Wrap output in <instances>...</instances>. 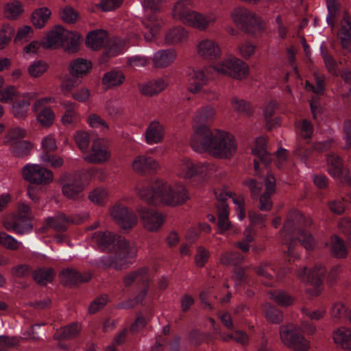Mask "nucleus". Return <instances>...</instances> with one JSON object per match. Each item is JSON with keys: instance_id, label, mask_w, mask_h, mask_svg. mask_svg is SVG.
Segmentation results:
<instances>
[{"instance_id": "17", "label": "nucleus", "mask_w": 351, "mask_h": 351, "mask_svg": "<svg viewBox=\"0 0 351 351\" xmlns=\"http://www.w3.org/2000/svg\"><path fill=\"white\" fill-rule=\"evenodd\" d=\"M217 16L213 11L199 12L194 10L185 25L199 32H205L215 25Z\"/></svg>"}, {"instance_id": "4", "label": "nucleus", "mask_w": 351, "mask_h": 351, "mask_svg": "<svg viewBox=\"0 0 351 351\" xmlns=\"http://www.w3.org/2000/svg\"><path fill=\"white\" fill-rule=\"evenodd\" d=\"M80 40L79 33L56 25L46 33L41 40V44L46 49L63 48L68 53H74L77 50Z\"/></svg>"}, {"instance_id": "43", "label": "nucleus", "mask_w": 351, "mask_h": 351, "mask_svg": "<svg viewBox=\"0 0 351 351\" xmlns=\"http://www.w3.org/2000/svg\"><path fill=\"white\" fill-rule=\"evenodd\" d=\"M73 140L79 149L85 154L90 142V134L85 130H77L73 134Z\"/></svg>"}, {"instance_id": "16", "label": "nucleus", "mask_w": 351, "mask_h": 351, "mask_svg": "<svg viewBox=\"0 0 351 351\" xmlns=\"http://www.w3.org/2000/svg\"><path fill=\"white\" fill-rule=\"evenodd\" d=\"M111 158V152L107 142L102 138L93 141L91 147L84 155V159L93 164H103Z\"/></svg>"}, {"instance_id": "9", "label": "nucleus", "mask_w": 351, "mask_h": 351, "mask_svg": "<svg viewBox=\"0 0 351 351\" xmlns=\"http://www.w3.org/2000/svg\"><path fill=\"white\" fill-rule=\"evenodd\" d=\"M221 202L218 205V228L219 232L224 234L226 231L230 230L232 226L228 219L229 209L228 204L223 200L230 198L235 205V210L237 213V218L242 221L245 217L244 209V197L242 195H236L232 192H226L221 193Z\"/></svg>"}, {"instance_id": "36", "label": "nucleus", "mask_w": 351, "mask_h": 351, "mask_svg": "<svg viewBox=\"0 0 351 351\" xmlns=\"http://www.w3.org/2000/svg\"><path fill=\"white\" fill-rule=\"evenodd\" d=\"M3 16L10 21L18 19L24 12L23 3L19 0L7 2L3 6Z\"/></svg>"}, {"instance_id": "52", "label": "nucleus", "mask_w": 351, "mask_h": 351, "mask_svg": "<svg viewBox=\"0 0 351 351\" xmlns=\"http://www.w3.org/2000/svg\"><path fill=\"white\" fill-rule=\"evenodd\" d=\"M14 34V28L8 23L3 24L0 28V50L3 49L11 40Z\"/></svg>"}, {"instance_id": "34", "label": "nucleus", "mask_w": 351, "mask_h": 351, "mask_svg": "<svg viewBox=\"0 0 351 351\" xmlns=\"http://www.w3.org/2000/svg\"><path fill=\"white\" fill-rule=\"evenodd\" d=\"M107 40V32L102 29H96L88 34L86 44L88 47L97 50L103 47L106 43Z\"/></svg>"}, {"instance_id": "6", "label": "nucleus", "mask_w": 351, "mask_h": 351, "mask_svg": "<svg viewBox=\"0 0 351 351\" xmlns=\"http://www.w3.org/2000/svg\"><path fill=\"white\" fill-rule=\"evenodd\" d=\"M99 171L100 169L97 168H90L78 174L62 176L60 180L62 194L69 199L78 198L90 180Z\"/></svg>"}, {"instance_id": "61", "label": "nucleus", "mask_w": 351, "mask_h": 351, "mask_svg": "<svg viewBox=\"0 0 351 351\" xmlns=\"http://www.w3.org/2000/svg\"><path fill=\"white\" fill-rule=\"evenodd\" d=\"M149 62V59L147 56L141 55H134L127 58V66L133 69L145 67Z\"/></svg>"}, {"instance_id": "1", "label": "nucleus", "mask_w": 351, "mask_h": 351, "mask_svg": "<svg viewBox=\"0 0 351 351\" xmlns=\"http://www.w3.org/2000/svg\"><path fill=\"white\" fill-rule=\"evenodd\" d=\"M191 146L195 152L221 159L231 158L237 150V141L231 133L208 126L196 129L191 137Z\"/></svg>"}, {"instance_id": "40", "label": "nucleus", "mask_w": 351, "mask_h": 351, "mask_svg": "<svg viewBox=\"0 0 351 351\" xmlns=\"http://www.w3.org/2000/svg\"><path fill=\"white\" fill-rule=\"evenodd\" d=\"M36 112V120L42 127L49 128L53 124L56 114L51 108L44 107Z\"/></svg>"}, {"instance_id": "62", "label": "nucleus", "mask_w": 351, "mask_h": 351, "mask_svg": "<svg viewBox=\"0 0 351 351\" xmlns=\"http://www.w3.org/2000/svg\"><path fill=\"white\" fill-rule=\"evenodd\" d=\"M42 46L41 41L32 40L23 47L22 56L25 59H29L36 56Z\"/></svg>"}, {"instance_id": "51", "label": "nucleus", "mask_w": 351, "mask_h": 351, "mask_svg": "<svg viewBox=\"0 0 351 351\" xmlns=\"http://www.w3.org/2000/svg\"><path fill=\"white\" fill-rule=\"evenodd\" d=\"M330 247L332 253L336 257H344L347 253V248L343 240L337 235L331 237Z\"/></svg>"}, {"instance_id": "32", "label": "nucleus", "mask_w": 351, "mask_h": 351, "mask_svg": "<svg viewBox=\"0 0 351 351\" xmlns=\"http://www.w3.org/2000/svg\"><path fill=\"white\" fill-rule=\"evenodd\" d=\"M51 16V10L45 6L35 9L31 14L30 21L36 29H43L49 23Z\"/></svg>"}, {"instance_id": "44", "label": "nucleus", "mask_w": 351, "mask_h": 351, "mask_svg": "<svg viewBox=\"0 0 351 351\" xmlns=\"http://www.w3.org/2000/svg\"><path fill=\"white\" fill-rule=\"evenodd\" d=\"M38 160L44 165L49 166L54 169L59 168L64 164V160L62 157L49 154V152H44L40 154Z\"/></svg>"}, {"instance_id": "45", "label": "nucleus", "mask_w": 351, "mask_h": 351, "mask_svg": "<svg viewBox=\"0 0 351 351\" xmlns=\"http://www.w3.org/2000/svg\"><path fill=\"white\" fill-rule=\"evenodd\" d=\"M86 123L91 128L100 132H106L108 130V123L97 114H90L86 117Z\"/></svg>"}, {"instance_id": "19", "label": "nucleus", "mask_w": 351, "mask_h": 351, "mask_svg": "<svg viewBox=\"0 0 351 351\" xmlns=\"http://www.w3.org/2000/svg\"><path fill=\"white\" fill-rule=\"evenodd\" d=\"M211 72L208 66L193 69L189 74L188 90L194 94L202 93L210 80Z\"/></svg>"}, {"instance_id": "21", "label": "nucleus", "mask_w": 351, "mask_h": 351, "mask_svg": "<svg viewBox=\"0 0 351 351\" xmlns=\"http://www.w3.org/2000/svg\"><path fill=\"white\" fill-rule=\"evenodd\" d=\"M195 49L197 56L205 60H215L222 54L219 43L208 38L199 40L196 44Z\"/></svg>"}, {"instance_id": "59", "label": "nucleus", "mask_w": 351, "mask_h": 351, "mask_svg": "<svg viewBox=\"0 0 351 351\" xmlns=\"http://www.w3.org/2000/svg\"><path fill=\"white\" fill-rule=\"evenodd\" d=\"M348 308L343 302H336L330 308V314L333 319H339L348 315Z\"/></svg>"}, {"instance_id": "57", "label": "nucleus", "mask_w": 351, "mask_h": 351, "mask_svg": "<svg viewBox=\"0 0 351 351\" xmlns=\"http://www.w3.org/2000/svg\"><path fill=\"white\" fill-rule=\"evenodd\" d=\"M34 29L30 25H23L20 27L16 32L14 38V42L16 43H23L30 40L34 36Z\"/></svg>"}, {"instance_id": "26", "label": "nucleus", "mask_w": 351, "mask_h": 351, "mask_svg": "<svg viewBox=\"0 0 351 351\" xmlns=\"http://www.w3.org/2000/svg\"><path fill=\"white\" fill-rule=\"evenodd\" d=\"M331 338L339 348L351 351V328L339 326L332 330Z\"/></svg>"}, {"instance_id": "37", "label": "nucleus", "mask_w": 351, "mask_h": 351, "mask_svg": "<svg viewBox=\"0 0 351 351\" xmlns=\"http://www.w3.org/2000/svg\"><path fill=\"white\" fill-rule=\"evenodd\" d=\"M265 144L266 138L264 136L257 138L252 148V153L257 159H259L265 165H267L270 162L271 157L265 149Z\"/></svg>"}, {"instance_id": "46", "label": "nucleus", "mask_w": 351, "mask_h": 351, "mask_svg": "<svg viewBox=\"0 0 351 351\" xmlns=\"http://www.w3.org/2000/svg\"><path fill=\"white\" fill-rule=\"evenodd\" d=\"M125 40L120 38H114L110 40L106 48V54L108 56H116L124 50Z\"/></svg>"}, {"instance_id": "18", "label": "nucleus", "mask_w": 351, "mask_h": 351, "mask_svg": "<svg viewBox=\"0 0 351 351\" xmlns=\"http://www.w3.org/2000/svg\"><path fill=\"white\" fill-rule=\"evenodd\" d=\"M136 211L143 226L149 232H157L165 222V215L155 210L139 206Z\"/></svg>"}, {"instance_id": "22", "label": "nucleus", "mask_w": 351, "mask_h": 351, "mask_svg": "<svg viewBox=\"0 0 351 351\" xmlns=\"http://www.w3.org/2000/svg\"><path fill=\"white\" fill-rule=\"evenodd\" d=\"M194 10L192 0H176L171 8L170 14L175 21L186 25Z\"/></svg>"}, {"instance_id": "2", "label": "nucleus", "mask_w": 351, "mask_h": 351, "mask_svg": "<svg viewBox=\"0 0 351 351\" xmlns=\"http://www.w3.org/2000/svg\"><path fill=\"white\" fill-rule=\"evenodd\" d=\"M136 191L139 198L150 204L161 203L176 207L182 205L190 199L189 191L181 181L168 182L156 180L136 186Z\"/></svg>"}, {"instance_id": "49", "label": "nucleus", "mask_w": 351, "mask_h": 351, "mask_svg": "<svg viewBox=\"0 0 351 351\" xmlns=\"http://www.w3.org/2000/svg\"><path fill=\"white\" fill-rule=\"evenodd\" d=\"M29 101L27 100L16 101L11 106V112L16 118H25L29 110Z\"/></svg>"}, {"instance_id": "42", "label": "nucleus", "mask_w": 351, "mask_h": 351, "mask_svg": "<svg viewBox=\"0 0 351 351\" xmlns=\"http://www.w3.org/2000/svg\"><path fill=\"white\" fill-rule=\"evenodd\" d=\"M26 130L19 127H15L10 129L7 133L4 143L10 147L22 141V139L26 135Z\"/></svg>"}, {"instance_id": "35", "label": "nucleus", "mask_w": 351, "mask_h": 351, "mask_svg": "<svg viewBox=\"0 0 351 351\" xmlns=\"http://www.w3.org/2000/svg\"><path fill=\"white\" fill-rule=\"evenodd\" d=\"M90 274L87 273L85 274L84 276H82L78 274V273L73 269H64L60 274V280L62 282L66 285L87 282L90 279Z\"/></svg>"}, {"instance_id": "28", "label": "nucleus", "mask_w": 351, "mask_h": 351, "mask_svg": "<svg viewBox=\"0 0 351 351\" xmlns=\"http://www.w3.org/2000/svg\"><path fill=\"white\" fill-rule=\"evenodd\" d=\"M165 135V129L163 125L158 121H152L147 126L145 138V141L149 145H153L160 143Z\"/></svg>"}, {"instance_id": "10", "label": "nucleus", "mask_w": 351, "mask_h": 351, "mask_svg": "<svg viewBox=\"0 0 351 351\" xmlns=\"http://www.w3.org/2000/svg\"><path fill=\"white\" fill-rule=\"evenodd\" d=\"M216 73L241 80L248 75L249 67L242 60L232 55L226 56L223 59L210 66Z\"/></svg>"}, {"instance_id": "20", "label": "nucleus", "mask_w": 351, "mask_h": 351, "mask_svg": "<svg viewBox=\"0 0 351 351\" xmlns=\"http://www.w3.org/2000/svg\"><path fill=\"white\" fill-rule=\"evenodd\" d=\"M110 215L117 225L124 230H130L138 223L136 215L123 206H114L111 208Z\"/></svg>"}, {"instance_id": "31", "label": "nucleus", "mask_w": 351, "mask_h": 351, "mask_svg": "<svg viewBox=\"0 0 351 351\" xmlns=\"http://www.w3.org/2000/svg\"><path fill=\"white\" fill-rule=\"evenodd\" d=\"M176 57L177 53L174 49H161L153 54V64L156 67H167L174 62Z\"/></svg>"}, {"instance_id": "30", "label": "nucleus", "mask_w": 351, "mask_h": 351, "mask_svg": "<svg viewBox=\"0 0 351 351\" xmlns=\"http://www.w3.org/2000/svg\"><path fill=\"white\" fill-rule=\"evenodd\" d=\"M168 85V82L163 78H158L138 84L140 92L145 96H153L163 90Z\"/></svg>"}, {"instance_id": "15", "label": "nucleus", "mask_w": 351, "mask_h": 351, "mask_svg": "<svg viewBox=\"0 0 351 351\" xmlns=\"http://www.w3.org/2000/svg\"><path fill=\"white\" fill-rule=\"evenodd\" d=\"M297 331L298 327L293 324L281 326L280 336L282 341L295 351H308L310 342L303 336L298 335Z\"/></svg>"}, {"instance_id": "7", "label": "nucleus", "mask_w": 351, "mask_h": 351, "mask_svg": "<svg viewBox=\"0 0 351 351\" xmlns=\"http://www.w3.org/2000/svg\"><path fill=\"white\" fill-rule=\"evenodd\" d=\"M141 2L144 12L142 22L147 29L144 39L147 42H154L164 25L163 21L156 14L160 12L162 0H141Z\"/></svg>"}, {"instance_id": "27", "label": "nucleus", "mask_w": 351, "mask_h": 351, "mask_svg": "<svg viewBox=\"0 0 351 351\" xmlns=\"http://www.w3.org/2000/svg\"><path fill=\"white\" fill-rule=\"evenodd\" d=\"M275 191L276 179L271 173H268L265 180V191L260 196V208L262 210H268L271 208L270 198Z\"/></svg>"}, {"instance_id": "63", "label": "nucleus", "mask_w": 351, "mask_h": 351, "mask_svg": "<svg viewBox=\"0 0 351 351\" xmlns=\"http://www.w3.org/2000/svg\"><path fill=\"white\" fill-rule=\"evenodd\" d=\"M32 145L29 142L22 141L19 143L10 147L11 152L16 156L23 157L29 154L32 149Z\"/></svg>"}, {"instance_id": "41", "label": "nucleus", "mask_w": 351, "mask_h": 351, "mask_svg": "<svg viewBox=\"0 0 351 351\" xmlns=\"http://www.w3.org/2000/svg\"><path fill=\"white\" fill-rule=\"evenodd\" d=\"M342 47L347 51H351V21L345 19L341 25V29L339 34Z\"/></svg>"}, {"instance_id": "29", "label": "nucleus", "mask_w": 351, "mask_h": 351, "mask_svg": "<svg viewBox=\"0 0 351 351\" xmlns=\"http://www.w3.org/2000/svg\"><path fill=\"white\" fill-rule=\"evenodd\" d=\"M188 31L179 25L167 29L164 35L165 45H177L187 38Z\"/></svg>"}, {"instance_id": "39", "label": "nucleus", "mask_w": 351, "mask_h": 351, "mask_svg": "<svg viewBox=\"0 0 351 351\" xmlns=\"http://www.w3.org/2000/svg\"><path fill=\"white\" fill-rule=\"evenodd\" d=\"M124 80V74L121 71L117 70H112L106 73L102 78L104 85L108 88L119 86L123 83Z\"/></svg>"}, {"instance_id": "25", "label": "nucleus", "mask_w": 351, "mask_h": 351, "mask_svg": "<svg viewBox=\"0 0 351 351\" xmlns=\"http://www.w3.org/2000/svg\"><path fill=\"white\" fill-rule=\"evenodd\" d=\"M161 165L155 158L147 155L136 156L132 162V169L138 173H143L146 171H156Z\"/></svg>"}, {"instance_id": "33", "label": "nucleus", "mask_w": 351, "mask_h": 351, "mask_svg": "<svg viewBox=\"0 0 351 351\" xmlns=\"http://www.w3.org/2000/svg\"><path fill=\"white\" fill-rule=\"evenodd\" d=\"M91 68L90 61L84 58H77L69 63V71L73 76L82 77L90 72Z\"/></svg>"}, {"instance_id": "5", "label": "nucleus", "mask_w": 351, "mask_h": 351, "mask_svg": "<svg viewBox=\"0 0 351 351\" xmlns=\"http://www.w3.org/2000/svg\"><path fill=\"white\" fill-rule=\"evenodd\" d=\"M302 221L303 217L300 213L293 210L289 213L284 224L282 234L288 245L287 253L289 256L293 255L292 247L295 244V241L292 240L291 234L296 230H298V239L306 250H312L315 246V241L311 234L304 230H299V226Z\"/></svg>"}, {"instance_id": "38", "label": "nucleus", "mask_w": 351, "mask_h": 351, "mask_svg": "<svg viewBox=\"0 0 351 351\" xmlns=\"http://www.w3.org/2000/svg\"><path fill=\"white\" fill-rule=\"evenodd\" d=\"M328 171L334 178H340L343 173V164L335 154H330L326 157Z\"/></svg>"}, {"instance_id": "3", "label": "nucleus", "mask_w": 351, "mask_h": 351, "mask_svg": "<svg viewBox=\"0 0 351 351\" xmlns=\"http://www.w3.org/2000/svg\"><path fill=\"white\" fill-rule=\"evenodd\" d=\"M93 243L101 250L115 251L114 256H104L97 262L99 267H113L120 269L131 263L136 254V247L128 242L123 237L116 236L110 232H98L92 237Z\"/></svg>"}, {"instance_id": "12", "label": "nucleus", "mask_w": 351, "mask_h": 351, "mask_svg": "<svg viewBox=\"0 0 351 351\" xmlns=\"http://www.w3.org/2000/svg\"><path fill=\"white\" fill-rule=\"evenodd\" d=\"M325 274V269L320 264H317L306 271L305 267L298 271V277L303 282L309 284L313 287L307 289L309 295L313 296L318 295L322 291L323 277Z\"/></svg>"}, {"instance_id": "13", "label": "nucleus", "mask_w": 351, "mask_h": 351, "mask_svg": "<svg viewBox=\"0 0 351 351\" xmlns=\"http://www.w3.org/2000/svg\"><path fill=\"white\" fill-rule=\"evenodd\" d=\"M21 173L23 179L32 184L47 185L53 180V172L36 163L26 164L22 168Z\"/></svg>"}, {"instance_id": "23", "label": "nucleus", "mask_w": 351, "mask_h": 351, "mask_svg": "<svg viewBox=\"0 0 351 351\" xmlns=\"http://www.w3.org/2000/svg\"><path fill=\"white\" fill-rule=\"evenodd\" d=\"M217 111L211 105H204L199 107L195 111L193 119V133L196 129L201 126H208L213 123L216 118Z\"/></svg>"}, {"instance_id": "60", "label": "nucleus", "mask_w": 351, "mask_h": 351, "mask_svg": "<svg viewBox=\"0 0 351 351\" xmlns=\"http://www.w3.org/2000/svg\"><path fill=\"white\" fill-rule=\"evenodd\" d=\"M264 308L265 317L269 322L278 324L282 321V314L278 309L269 304H265Z\"/></svg>"}, {"instance_id": "58", "label": "nucleus", "mask_w": 351, "mask_h": 351, "mask_svg": "<svg viewBox=\"0 0 351 351\" xmlns=\"http://www.w3.org/2000/svg\"><path fill=\"white\" fill-rule=\"evenodd\" d=\"M256 45L250 41L244 40L237 46L239 53L244 58H250L255 53Z\"/></svg>"}, {"instance_id": "50", "label": "nucleus", "mask_w": 351, "mask_h": 351, "mask_svg": "<svg viewBox=\"0 0 351 351\" xmlns=\"http://www.w3.org/2000/svg\"><path fill=\"white\" fill-rule=\"evenodd\" d=\"M230 102L232 108L239 114L249 115L252 112L250 104L244 99L234 97Z\"/></svg>"}, {"instance_id": "64", "label": "nucleus", "mask_w": 351, "mask_h": 351, "mask_svg": "<svg viewBox=\"0 0 351 351\" xmlns=\"http://www.w3.org/2000/svg\"><path fill=\"white\" fill-rule=\"evenodd\" d=\"M41 146L46 152L57 150L58 145L55 134L50 133L43 136L41 140Z\"/></svg>"}, {"instance_id": "47", "label": "nucleus", "mask_w": 351, "mask_h": 351, "mask_svg": "<svg viewBox=\"0 0 351 351\" xmlns=\"http://www.w3.org/2000/svg\"><path fill=\"white\" fill-rule=\"evenodd\" d=\"M48 69L47 63L42 60L32 62L27 67L28 74L34 78L41 77Z\"/></svg>"}, {"instance_id": "55", "label": "nucleus", "mask_w": 351, "mask_h": 351, "mask_svg": "<svg viewBox=\"0 0 351 351\" xmlns=\"http://www.w3.org/2000/svg\"><path fill=\"white\" fill-rule=\"evenodd\" d=\"M149 269L146 267L134 271L126 275L123 279L124 284L127 286L130 285L135 280L144 282L147 280Z\"/></svg>"}, {"instance_id": "11", "label": "nucleus", "mask_w": 351, "mask_h": 351, "mask_svg": "<svg viewBox=\"0 0 351 351\" xmlns=\"http://www.w3.org/2000/svg\"><path fill=\"white\" fill-rule=\"evenodd\" d=\"M210 169L207 162H197L187 156H179L173 166V173L178 178L190 180L200 176Z\"/></svg>"}, {"instance_id": "14", "label": "nucleus", "mask_w": 351, "mask_h": 351, "mask_svg": "<svg viewBox=\"0 0 351 351\" xmlns=\"http://www.w3.org/2000/svg\"><path fill=\"white\" fill-rule=\"evenodd\" d=\"M230 16L235 24L247 32L260 29L263 27L261 18L252 11L243 7L234 8L231 12Z\"/></svg>"}, {"instance_id": "54", "label": "nucleus", "mask_w": 351, "mask_h": 351, "mask_svg": "<svg viewBox=\"0 0 351 351\" xmlns=\"http://www.w3.org/2000/svg\"><path fill=\"white\" fill-rule=\"evenodd\" d=\"M60 17L62 21L69 24L75 23L78 18L79 13L73 7L66 5L60 10Z\"/></svg>"}, {"instance_id": "8", "label": "nucleus", "mask_w": 351, "mask_h": 351, "mask_svg": "<svg viewBox=\"0 0 351 351\" xmlns=\"http://www.w3.org/2000/svg\"><path fill=\"white\" fill-rule=\"evenodd\" d=\"M33 219L31 208L25 203H19L13 215L4 218L3 226L8 231H12L19 234H27L33 229L31 223Z\"/></svg>"}, {"instance_id": "56", "label": "nucleus", "mask_w": 351, "mask_h": 351, "mask_svg": "<svg viewBox=\"0 0 351 351\" xmlns=\"http://www.w3.org/2000/svg\"><path fill=\"white\" fill-rule=\"evenodd\" d=\"M19 93L16 86L13 85L6 86L0 89V102L8 103L12 101L19 97Z\"/></svg>"}, {"instance_id": "24", "label": "nucleus", "mask_w": 351, "mask_h": 351, "mask_svg": "<svg viewBox=\"0 0 351 351\" xmlns=\"http://www.w3.org/2000/svg\"><path fill=\"white\" fill-rule=\"evenodd\" d=\"M89 213L88 212H82L75 216L73 219H68L62 213L58 214L52 217H49L47 219V224L56 230H64L66 228L70 223H80L88 219Z\"/></svg>"}, {"instance_id": "48", "label": "nucleus", "mask_w": 351, "mask_h": 351, "mask_svg": "<svg viewBox=\"0 0 351 351\" xmlns=\"http://www.w3.org/2000/svg\"><path fill=\"white\" fill-rule=\"evenodd\" d=\"M54 277V271L51 268H40L33 272V278L38 283L45 285L51 282Z\"/></svg>"}, {"instance_id": "53", "label": "nucleus", "mask_w": 351, "mask_h": 351, "mask_svg": "<svg viewBox=\"0 0 351 351\" xmlns=\"http://www.w3.org/2000/svg\"><path fill=\"white\" fill-rule=\"evenodd\" d=\"M79 78L71 75H66L63 77L60 83V89L64 95H68L73 88L80 84L81 81Z\"/></svg>"}]
</instances>
